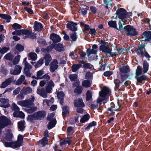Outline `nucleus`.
<instances>
[{
	"mask_svg": "<svg viewBox=\"0 0 151 151\" xmlns=\"http://www.w3.org/2000/svg\"><path fill=\"white\" fill-rule=\"evenodd\" d=\"M35 99V96L32 95L29 99L20 101L17 102V104L22 107L28 108L26 109V112L28 113H32L36 111L37 108V106H35L34 103Z\"/></svg>",
	"mask_w": 151,
	"mask_h": 151,
	"instance_id": "nucleus-1",
	"label": "nucleus"
},
{
	"mask_svg": "<svg viewBox=\"0 0 151 151\" xmlns=\"http://www.w3.org/2000/svg\"><path fill=\"white\" fill-rule=\"evenodd\" d=\"M116 13L118 17L121 19V21L124 23L127 21V17L129 16L130 17L132 15V12L127 13L126 10L122 8L117 10Z\"/></svg>",
	"mask_w": 151,
	"mask_h": 151,
	"instance_id": "nucleus-2",
	"label": "nucleus"
},
{
	"mask_svg": "<svg viewBox=\"0 0 151 151\" xmlns=\"http://www.w3.org/2000/svg\"><path fill=\"white\" fill-rule=\"evenodd\" d=\"M13 35H25L26 37L35 39L36 37V34L31 31L27 29H21L15 30L12 33Z\"/></svg>",
	"mask_w": 151,
	"mask_h": 151,
	"instance_id": "nucleus-3",
	"label": "nucleus"
},
{
	"mask_svg": "<svg viewBox=\"0 0 151 151\" xmlns=\"http://www.w3.org/2000/svg\"><path fill=\"white\" fill-rule=\"evenodd\" d=\"M53 88L49 86H45V89L44 88H37L36 93L43 98H46L47 97V93H50L52 92Z\"/></svg>",
	"mask_w": 151,
	"mask_h": 151,
	"instance_id": "nucleus-4",
	"label": "nucleus"
},
{
	"mask_svg": "<svg viewBox=\"0 0 151 151\" xmlns=\"http://www.w3.org/2000/svg\"><path fill=\"white\" fill-rule=\"evenodd\" d=\"M42 79L43 80L41 81L40 83V85L41 87L44 86L45 84L46 86H50V87L54 88L55 86V84L54 82L50 80V77L48 74H46L43 76Z\"/></svg>",
	"mask_w": 151,
	"mask_h": 151,
	"instance_id": "nucleus-5",
	"label": "nucleus"
},
{
	"mask_svg": "<svg viewBox=\"0 0 151 151\" xmlns=\"http://www.w3.org/2000/svg\"><path fill=\"white\" fill-rule=\"evenodd\" d=\"M45 116V113L42 111H39L33 114L28 116V119L31 122H32L34 120L41 119Z\"/></svg>",
	"mask_w": 151,
	"mask_h": 151,
	"instance_id": "nucleus-6",
	"label": "nucleus"
},
{
	"mask_svg": "<svg viewBox=\"0 0 151 151\" xmlns=\"http://www.w3.org/2000/svg\"><path fill=\"white\" fill-rule=\"evenodd\" d=\"M11 121L5 116H0V134L2 132L1 129L11 124Z\"/></svg>",
	"mask_w": 151,
	"mask_h": 151,
	"instance_id": "nucleus-7",
	"label": "nucleus"
},
{
	"mask_svg": "<svg viewBox=\"0 0 151 151\" xmlns=\"http://www.w3.org/2000/svg\"><path fill=\"white\" fill-rule=\"evenodd\" d=\"M123 29L125 31L126 34L127 36H135L138 34L135 29L130 25H127L125 26L123 28Z\"/></svg>",
	"mask_w": 151,
	"mask_h": 151,
	"instance_id": "nucleus-8",
	"label": "nucleus"
},
{
	"mask_svg": "<svg viewBox=\"0 0 151 151\" xmlns=\"http://www.w3.org/2000/svg\"><path fill=\"white\" fill-rule=\"evenodd\" d=\"M108 24L110 27L115 28L118 30H120L123 28V24L121 22V21H119L118 23L119 27L117 26L116 22L115 21L111 20L108 22Z\"/></svg>",
	"mask_w": 151,
	"mask_h": 151,
	"instance_id": "nucleus-9",
	"label": "nucleus"
},
{
	"mask_svg": "<svg viewBox=\"0 0 151 151\" xmlns=\"http://www.w3.org/2000/svg\"><path fill=\"white\" fill-rule=\"evenodd\" d=\"M111 93V90L109 88L106 86H104L101 91L99 92V94L101 97H104L106 96H109Z\"/></svg>",
	"mask_w": 151,
	"mask_h": 151,
	"instance_id": "nucleus-10",
	"label": "nucleus"
},
{
	"mask_svg": "<svg viewBox=\"0 0 151 151\" xmlns=\"http://www.w3.org/2000/svg\"><path fill=\"white\" fill-rule=\"evenodd\" d=\"M58 67V62L57 60H53L50 64V70L52 72H54Z\"/></svg>",
	"mask_w": 151,
	"mask_h": 151,
	"instance_id": "nucleus-11",
	"label": "nucleus"
},
{
	"mask_svg": "<svg viewBox=\"0 0 151 151\" xmlns=\"http://www.w3.org/2000/svg\"><path fill=\"white\" fill-rule=\"evenodd\" d=\"M145 44L141 45L139 46L138 48L135 49V51L138 55L139 56H143L144 53L146 51L145 48Z\"/></svg>",
	"mask_w": 151,
	"mask_h": 151,
	"instance_id": "nucleus-12",
	"label": "nucleus"
},
{
	"mask_svg": "<svg viewBox=\"0 0 151 151\" xmlns=\"http://www.w3.org/2000/svg\"><path fill=\"white\" fill-rule=\"evenodd\" d=\"M77 24L74 23L72 21H70L66 25V27L67 28L70 30L74 32H75L77 30Z\"/></svg>",
	"mask_w": 151,
	"mask_h": 151,
	"instance_id": "nucleus-13",
	"label": "nucleus"
},
{
	"mask_svg": "<svg viewBox=\"0 0 151 151\" xmlns=\"http://www.w3.org/2000/svg\"><path fill=\"white\" fill-rule=\"evenodd\" d=\"M22 68L19 65H16L15 66L13 70L12 69L10 70V74L13 75H18L21 73Z\"/></svg>",
	"mask_w": 151,
	"mask_h": 151,
	"instance_id": "nucleus-14",
	"label": "nucleus"
},
{
	"mask_svg": "<svg viewBox=\"0 0 151 151\" xmlns=\"http://www.w3.org/2000/svg\"><path fill=\"white\" fill-rule=\"evenodd\" d=\"M14 81V78L13 77H11L8 79L6 80L5 81L3 82L1 86V88H4L10 85L11 83L13 82Z\"/></svg>",
	"mask_w": 151,
	"mask_h": 151,
	"instance_id": "nucleus-15",
	"label": "nucleus"
},
{
	"mask_svg": "<svg viewBox=\"0 0 151 151\" xmlns=\"http://www.w3.org/2000/svg\"><path fill=\"white\" fill-rule=\"evenodd\" d=\"M0 101L1 104L0 105V106L4 107L7 108L10 106V104L9 103V100L7 99L2 98L0 99Z\"/></svg>",
	"mask_w": 151,
	"mask_h": 151,
	"instance_id": "nucleus-16",
	"label": "nucleus"
},
{
	"mask_svg": "<svg viewBox=\"0 0 151 151\" xmlns=\"http://www.w3.org/2000/svg\"><path fill=\"white\" fill-rule=\"evenodd\" d=\"M50 38L53 43L59 42L61 40V38L59 35L54 33H52L50 35Z\"/></svg>",
	"mask_w": 151,
	"mask_h": 151,
	"instance_id": "nucleus-17",
	"label": "nucleus"
},
{
	"mask_svg": "<svg viewBox=\"0 0 151 151\" xmlns=\"http://www.w3.org/2000/svg\"><path fill=\"white\" fill-rule=\"evenodd\" d=\"M151 36V32L150 31H145L142 35V41H149Z\"/></svg>",
	"mask_w": 151,
	"mask_h": 151,
	"instance_id": "nucleus-18",
	"label": "nucleus"
},
{
	"mask_svg": "<svg viewBox=\"0 0 151 151\" xmlns=\"http://www.w3.org/2000/svg\"><path fill=\"white\" fill-rule=\"evenodd\" d=\"M100 49L101 51L104 52L107 55H109L111 50V47L107 46L101 45L100 46Z\"/></svg>",
	"mask_w": 151,
	"mask_h": 151,
	"instance_id": "nucleus-19",
	"label": "nucleus"
},
{
	"mask_svg": "<svg viewBox=\"0 0 151 151\" xmlns=\"http://www.w3.org/2000/svg\"><path fill=\"white\" fill-rule=\"evenodd\" d=\"M74 104L76 107H83L85 106L82 99H80L74 100Z\"/></svg>",
	"mask_w": 151,
	"mask_h": 151,
	"instance_id": "nucleus-20",
	"label": "nucleus"
},
{
	"mask_svg": "<svg viewBox=\"0 0 151 151\" xmlns=\"http://www.w3.org/2000/svg\"><path fill=\"white\" fill-rule=\"evenodd\" d=\"M70 138H65L64 139L61 140L60 141V145L61 147H62L63 148L64 145L66 144H68L69 145L70 144L72 140L70 139Z\"/></svg>",
	"mask_w": 151,
	"mask_h": 151,
	"instance_id": "nucleus-21",
	"label": "nucleus"
},
{
	"mask_svg": "<svg viewBox=\"0 0 151 151\" xmlns=\"http://www.w3.org/2000/svg\"><path fill=\"white\" fill-rule=\"evenodd\" d=\"M65 96V93L62 91H58L57 93V96L58 99H60V103L62 105L63 103L64 97Z\"/></svg>",
	"mask_w": 151,
	"mask_h": 151,
	"instance_id": "nucleus-22",
	"label": "nucleus"
},
{
	"mask_svg": "<svg viewBox=\"0 0 151 151\" xmlns=\"http://www.w3.org/2000/svg\"><path fill=\"white\" fill-rule=\"evenodd\" d=\"M32 88L30 87H24L21 90L22 93L25 95L32 93Z\"/></svg>",
	"mask_w": 151,
	"mask_h": 151,
	"instance_id": "nucleus-23",
	"label": "nucleus"
},
{
	"mask_svg": "<svg viewBox=\"0 0 151 151\" xmlns=\"http://www.w3.org/2000/svg\"><path fill=\"white\" fill-rule=\"evenodd\" d=\"M42 28V24L36 21L35 22L34 28L36 31L38 32L40 31Z\"/></svg>",
	"mask_w": 151,
	"mask_h": 151,
	"instance_id": "nucleus-24",
	"label": "nucleus"
},
{
	"mask_svg": "<svg viewBox=\"0 0 151 151\" xmlns=\"http://www.w3.org/2000/svg\"><path fill=\"white\" fill-rule=\"evenodd\" d=\"M21 57L20 55H17L14 58L12 63L9 62V65L10 67H12V64L13 65L17 64L19 62Z\"/></svg>",
	"mask_w": 151,
	"mask_h": 151,
	"instance_id": "nucleus-25",
	"label": "nucleus"
},
{
	"mask_svg": "<svg viewBox=\"0 0 151 151\" xmlns=\"http://www.w3.org/2000/svg\"><path fill=\"white\" fill-rule=\"evenodd\" d=\"M13 116L14 117H20L22 118H24V114L22 111L19 110L17 111H15L13 114Z\"/></svg>",
	"mask_w": 151,
	"mask_h": 151,
	"instance_id": "nucleus-26",
	"label": "nucleus"
},
{
	"mask_svg": "<svg viewBox=\"0 0 151 151\" xmlns=\"http://www.w3.org/2000/svg\"><path fill=\"white\" fill-rule=\"evenodd\" d=\"M27 58H25L23 61V63L24 65V70H30L32 68V66L30 65L27 61Z\"/></svg>",
	"mask_w": 151,
	"mask_h": 151,
	"instance_id": "nucleus-27",
	"label": "nucleus"
},
{
	"mask_svg": "<svg viewBox=\"0 0 151 151\" xmlns=\"http://www.w3.org/2000/svg\"><path fill=\"white\" fill-rule=\"evenodd\" d=\"M54 49L59 52H61L64 50V48L63 45L60 43L55 44L54 45Z\"/></svg>",
	"mask_w": 151,
	"mask_h": 151,
	"instance_id": "nucleus-28",
	"label": "nucleus"
},
{
	"mask_svg": "<svg viewBox=\"0 0 151 151\" xmlns=\"http://www.w3.org/2000/svg\"><path fill=\"white\" fill-rule=\"evenodd\" d=\"M149 69V63L146 60H144L143 63L142 72L143 73H146Z\"/></svg>",
	"mask_w": 151,
	"mask_h": 151,
	"instance_id": "nucleus-29",
	"label": "nucleus"
},
{
	"mask_svg": "<svg viewBox=\"0 0 151 151\" xmlns=\"http://www.w3.org/2000/svg\"><path fill=\"white\" fill-rule=\"evenodd\" d=\"M48 125V129H51L55 126L56 121L55 119L53 118L51 120Z\"/></svg>",
	"mask_w": 151,
	"mask_h": 151,
	"instance_id": "nucleus-30",
	"label": "nucleus"
},
{
	"mask_svg": "<svg viewBox=\"0 0 151 151\" xmlns=\"http://www.w3.org/2000/svg\"><path fill=\"white\" fill-rule=\"evenodd\" d=\"M48 140L46 138L44 137L42 139L39 141V145L41 147H43L47 144Z\"/></svg>",
	"mask_w": 151,
	"mask_h": 151,
	"instance_id": "nucleus-31",
	"label": "nucleus"
},
{
	"mask_svg": "<svg viewBox=\"0 0 151 151\" xmlns=\"http://www.w3.org/2000/svg\"><path fill=\"white\" fill-rule=\"evenodd\" d=\"M44 58L45 59V65H48L49 63L52 60L51 56L49 54H46L45 55Z\"/></svg>",
	"mask_w": 151,
	"mask_h": 151,
	"instance_id": "nucleus-32",
	"label": "nucleus"
},
{
	"mask_svg": "<svg viewBox=\"0 0 151 151\" xmlns=\"http://www.w3.org/2000/svg\"><path fill=\"white\" fill-rule=\"evenodd\" d=\"M0 17L2 19H6L8 22H10V20L12 18L11 16L9 15L3 14H0Z\"/></svg>",
	"mask_w": 151,
	"mask_h": 151,
	"instance_id": "nucleus-33",
	"label": "nucleus"
},
{
	"mask_svg": "<svg viewBox=\"0 0 151 151\" xmlns=\"http://www.w3.org/2000/svg\"><path fill=\"white\" fill-rule=\"evenodd\" d=\"M120 70L122 72L126 73L129 72V67L126 64H125L120 68Z\"/></svg>",
	"mask_w": 151,
	"mask_h": 151,
	"instance_id": "nucleus-34",
	"label": "nucleus"
},
{
	"mask_svg": "<svg viewBox=\"0 0 151 151\" xmlns=\"http://www.w3.org/2000/svg\"><path fill=\"white\" fill-rule=\"evenodd\" d=\"M82 66L81 64H74L71 67V69L73 72H75L78 70Z\"/></svg>",
	"mask_w": 151,
	"mask_h": 151,
	"instance_id": "nucleus-35",
	"label": "nucleus"
},
{
	"mask_svg": "<svg viewBox=\"0 0 151 151\" xmlns=\"http://www.w3.org/2000/svg\"><path fill=\"white\" fill-rule=\"evenodd\" d=\"M135 78L137 80L139 83H141L143 81H145L147 78L146 76L142 75L137 77H135Z\"/></svg>",
	"mask_w": 151,
	"mask_h": 151,
	"instance_id": "nucleus-36",
	"label": "nucleus"
},
{
	"mask_svg": "<svg viewBox=\"0 0 151 151\" xmlns=\"http://www.w3.org/2000/svg\"><path fill=\"white\" fill-rule=\"evenodd\" d=\"M25 122L24 121H21L18 122V126L19 128L21 131H23L25 128L24 126Z\"/></svg>",
	"mask_w": 151,
	"mask_h": 151,
	"instance_id": "nucleus-37",
	"label": "nucleus"
},
{
	"mask_svg": "<svg viewBox=\"0 0 151 151\" xmlns=\"http://www.w3.org/2000/svg\"><path fill=\"white\" fill-rule=\"evenodd\" d=\"M28 56L32 60H35L37 58V55L35 52H31L28 54Z\"/></svg>",
	"mask_w": 151,
	"mask_h": 151,
	"instance_id": "nucleus-38",
	"label": "nucleus"
},
{
	"mask_svg": "<svg viewBox=\"0 0 151 151\" xmlns=\"http://www.w3.org/2000/svg\"><path fill=\"white\" fill-rule=\"evenodd\" d=\"M142 68L139 65L138 66L136 70V75L135 77H137L140 75L142 74Z\"/></svg>",
	"mask_w": 151,
	"mask_h": 151,
	"instance_id": "nucleus-39",
	"label": "nucleus"
},
{
	"mask_svg": "<svg viewBox=\"0 0 151 151\" xmlns=\"http://www.w3.org/2000/svg\"><path fill=\"white\" fill-rule=\"evenodd\" d=\"M82 85L85 88L90 87L91 86V83L89 81L84 80L82 82Z\"/></svg>",
	"mask_w": 151,
	"mask_h": 151,
	"instance_id": "nucleus-40",
	"label": "nucleus"
},
{
	"mask_svg": "<svg viewBox=\"0 0 151 151\" xmlns=\"http://www.w3.org/2000/svg\"><path fill=\"white\" fill-rule=\"evenodd\" d=\"M45 72L43 70H40L37 73L36 76L39 79H42L43 75L44 74Z\"/></svg>",
	"mask_w": 151,
	"mask_h": 151,
	"instance_id": "nucleus-41",
	"label": "nucleus"
},
{
	"mask_svg": "<svg viewBox=\"0 0 151 151\" xmlns=\"http://www.w3.org/2000/svg\"><path fill=\"white\" fill-rule=\"evenodd\" d=\"M114 83L115 84V88L117 89L118 90L121 89L122 88V86H121V83L119 81L118 79H115L114 80Z\"/></svg>",
	"mask_w": 151,
	"mask_h": 151,
	"instance_id": "nucleus-42",
	"label": "nucleus"
},
{
	"mask_svg": "<svg viewBox=\"0 0 151 151\" xmlns=\"http://www.w3.org/2000/svg\"><path fill=\"white\" fill-rule=\"evenodd\" d=\"M63 111L62 115L63 116H66L69 113V109L67 106H63L62 108Z\"/></svg>",
	"mask_w": 151,
	"mask_h": 151,
	"instance_id": "nucleus-43",
	"label": "nucleus"
},
{
	"mask_svg": "<svg viewBox=\"0 0 151 151\" xmlns=\"http://www.w3.org/2000/svg\"><path fill=\"white\" fill-rule=\"evenodd\" d=\"M12 148H13L19 147L22 145L17 141H12Z\"/></svg>",
	"mask_w": 151,
	"mask_h": 151,
	"instance_id": "nucleus-44",
	"label": "nucleus"
},
{
	"mask_svg": "<svg viewBox=\"0 0 151 151\" xmlns=\"http://www.w3.org/2000/svg\"><path fill=\"white\" fill-rule=\"evenodd\" d=\"M89 116L88 114H86L84 115L83 117L81 118L80 120V122L83 123H85L88 121L89 119Z\"/></svg>",
	"mask_w": 151,
	"mask_h": 151,
	"instance_id": "nucleus-45",
	"label": "nucleus"
},
{
	"mask_svg": "<svg viewBox=\"0 0 151 151\" xmlns=\"http://www.w3.org/2000/svg\"><path fill=\"white\" fill-rule=\"evenodd\" d=\"M78 77V75L76 74H70L69 75L68 78L71 81H75Z\"/></svg>",
	"mask_w": 151,
	"mask_h": 151,
	"instance_id": "nucleus-46",
	"label": "nucleus"
},
{
	"mask_svg": "<svg viewBox=\"0 0 151 151\" xmlns=\"http://www.w3.org/2000/svg\"><path fill=\"white\" fill-rule=\"evenodd\" d=\"M80 62L81 63L83 64V66L85 69L87 68H91L92 67V65L91 64L89 63H85L83 60H82L81 61H80Z\"/></svg>",
	"mask_w": 151,
	"mask_h": 151,
	"instance_id": "nucleus-47",
	"label": "nucleus"
},
{
	"mask_svg": "<svg viewBox=\"0 0 151 151\" xmlns=\"http://www.w3.org/2000/svg\"><path fill=\"white\" fill-rule=\"evenodd\" d=\"M25 79V77L24 75H21L20 78L18 79L17 81L16 82V84L17 85H20L24 81Z\"/></svg>",
	"mask_w": 151,
	"mask_h": 151,
	"instance_id": "nucleus-48",
	"label": "nucleus"
},
{
	"mask_svg": "<svg viewBox=\"0 0 151 151\" xmlns=\"http://www.w3.org/2000/svg\"><path fill=\"white\" fill-rule=\"evenodd\" d=\"M13 58V55L10 53H7L4 57V59L10 60H12Z\"/></svg>",
	"mask_w": 151,
	"mask_h": 151,
	"instance_id": "nucleus-49",
	"label": "nucleus"
},
{
	"mask_svg": "<svg viewBox=\"0 0 151 151\" xmlns=\"http://www.w3.org/2000/svg\"><path fill=\"white\" fill-rule=\"evenodd\" d=\"M117 109L115 108L114 105L111 106L110 108H108V110L110 111V114L113 115L115 111H117Z\"/></svg>",
	"mask_w": 151,
	"mask_h": 151,
	"instance_id": "nucleus-50",
	"label": "nucleus"
},
{
	"mask_svg": "<svg viewBox=\"0 0 151 151\" xmlns=\"http://www.w3.org/2000/svg\"><path fill=\"white\" fill-rule=\"evenodd\" d=\"M96 124V122L94 121H93L91 123H89L88 125L86 127H85V129L86 130H88L91 128H92L93 127L95 126Z\"/></svg>",
	"mask_w": 151,
	"mask_h": 151,
	"instance_id": "nucleus-51",
	"label": "nucleus"
},
{
	"mask_svg": "<svg viewBox=\"0 0 151 151\" xmlns=\"http://www.w3.org/2000/svg\"><path fill=\"white\" fill-rule=\"evenodd\" d=\"M43 63V59H40L38 61L36 64L35 65V67L37 68L41 66Z\"/></svg>",
	"mask_w": 151,
	"mask_h": 151,
	"instance_id": "nucleus-52",
	"label": "nucleus"
},
{
	"mask_svg": "<svg viewBox=\"0 0 151 151\" xmlns=\"http://www.w3.org/2000/svg\"><path fill=\"white\" fill-rule=\"evenodd\" d=\"M82 88L81 86H77L75 89L74 92L77 94H80L82 92Z\"/></svg>",
	"mask_w": 151,
	"mask_h": 151,
	"instance_id": "nucleus-53",
	"label": "nucleus"
},
{
	"mask_svg": "<svg viewBox=\"0 0 151 151\" xmlns=\"http://www.w3.org/2000/svg\"><path fill=\"white\" fill-rule=\"evenodd\" d=\"M97 51L96 50L92 48L90 50L88 49L87 50V52L89 55L91 54H96L97 52Z\"/></svg>",
	"mask_w": 151,
	"mask_h": 151,
	"instance_id": "nucleus-54",
	"label": "nucleus"
},
{
	"mask_svg": "<svg viewBox=\"0 0 151 151\" xmlns=\"http://www.w3.org/2000/svg\"><path fill=\"white\" fill-rule=\"evenodd\" d=\"M86 100L87 101L89 100L92 98V94L90 91H88L86 93Z\"/></svg>",
	"mask_w": 151,
	"mask_h": 151,
	"instance_id": "nucleus-55",
	"label": "nucleus"
},
{
	"mask_svg": "<svg viewBox=\"0 0 151 151\" xmlns=\"http://www.w3.org/2000/svg\"><path fill=\"white\" fill-rule=\"evenodd\" d=\"M104 4L105 5V7L106 8L108 9L109 8H110L111 7V3L112 2L111 1L106 2H104Z\"/></svg>",
	"mask_w": 151,
	"mask_h": 151,
	"instance_id": "nucleus-56",
	"label": "nucleus"
},
{
	"mask_svg": "<svg viewBox=\"0 0 151 151\" xmlns=\"http://www.w3.org/2000/svg\"><path fill=\"white\" fill-rule=\"evenodd\" d=\"M70 37L73 41H75L77 38L76 33L75 32L72 33L70 35Z\"/></svg>",
	"mask_w": 151,
	"mask_h": 151,
	"instance_id": "nucleus-57",
	"label": "nucleus"
},
{
	"mask_svg": "<svg viewBox=\"0 0 151 151\" xmlns=\"http://www.w3.org/2000/svg\"><path fill=\"white\" fill-rule=\"evenodd\" d=\"M12 27L14 29L16 30L21 29L22 26L19 24L15 23L12 25Z\"/></svg>",
	"mask_w": 151,
	"mask_h": 151,
	"instance_id": "nucleus-58",
	"label": "nucleus"
},
{
	"mask_svg": "<svg viewBox=\"0 0 151 151\" xmlns=\"http://www.w3.org/2000/svg\"><path fill=\"white\" fill-rule=\"evenodd\" d=\"M23 138L24 137L23 135L19 134L18 136L17 140V141H18L22 145L23 140Z\"/></svg>",
	"mask_w": 151,
	"mask_h": 151,
	"instance_id": "nucleus-59",
	"label": "nucleus"
},
{
	"mask_svg": "<svg viewBox=\"0 0 151 151\" xmlns=\"http://www.w3.org/2000/svg\"><path fill=\"white\" fill-rule=\"evenodd\" d=\"M16 48L18 51L21 52L23 50L24 47L20 44H18L16 46Z\"/></svg>",
	"mask_w": 151,
	"mask_h": 151,
	"instance_id": "nucleus-60",
	"label": "nucleus"
},
{
	"mask_svg": "<svg viewBox=\"0 0 151 151\" xmlns=\"http://www.w3.org/2000/svg\"><path fill=\"white\" fill-rule=\"evenodd\" d=\"M116 50H115L114 51H113L112 50V49L111 48V50H110V53H109L108 55L109 56H116V55H118V54L117 53V51H116Z\"/></svg>",
	"mask_w": 151,
	"mask_h": 151,
	"instance_id": "nucleus-61",
	"label": "nucleus"
},
{
	"mask_svg": "<svg viewBox=\"0 0 151 151\" xmlns=\"http://www.w3.org/2000/svg\"><path fill=\"white\" fill-rule=\"evenodd\" d=\"M79 12L81 13L83 15H86L87 12V9L86 8H82L79 10Z\"/></svg>",
	"mask_w": 151,
	"mask_h": 151,
	"instance_id": "nucleus-62",
	"label": "nucleus"
},
{
	"mask_svg": "<svg viewBox=\"0 0 151 151\" xmlns=\"http://www.w3.org/2000/svg\"><path fill=\"white\" fill-rule=\"evenodd\" d=\"M13 135L11 134H8L6 135L5 138V139L7 141H10L11 140Z\"/></svg>",
	"mask_w": 151,
	"mask_h": 151,
	"instance_id": "nucleus-63",
	"label": "nucleus"
},
{
	"mask_svg": "<svg viewBox=\"0 0 151 151\" xmlns=\"http://www.w3.org/2000/svg\"><path fill=\"white\" fill-rule=\"evenodd\" d=\"M131 82L129 81H126L123 84L122 83V84L124 86L127 87L128 88H129L130 87V85L131 84Z\"/></svg>",
	"mask_w": 151,
	"mask_h": 151,
	"instance_id": "nucleus-64",
	"label": "nucleus"
}]
</instances>
